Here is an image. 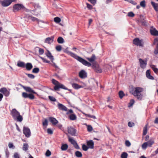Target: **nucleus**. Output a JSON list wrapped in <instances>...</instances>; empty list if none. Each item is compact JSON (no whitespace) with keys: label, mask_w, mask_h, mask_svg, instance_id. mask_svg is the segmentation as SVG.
Returning a JSON list of instances; mask_svg holds the SVG:
<instances>
[{"label":"nucleus","mask_w":158,"mask_h":158,"mask_svg":"<svg viewBox=\"0 0 158 158\" xmlns=\"http://www.w3.org/2000/svg\"><path fill=\"white\" fill-rule=\"evenodd\" d=\"M68 146L66 144H62L61 147V150L62 151L66 150L68 148Z\"/></svg>","instance_id":"cd10ccee"},{"label":"nucleus","mask_w":158,"mask_h":158,"mask_svg":"<svg viewBox=\"0 0 158 158\" xmlns=\"http://www.w3.org/2000/svg\"><path fill=\"white\" fill-rule=\"evenodd\" d=\"M72 86L74 89H79L82 87V86H80L78 85V84L75 83H73L72 84Z\"/></svg>","instance_id":"bb28decb"},{"label":"nucleus","mask_w":158,"mask_h":158,"mask_svg":"<svg viewBox=\"0 0 158 158\" xmlns=\"http://www.w3.org/2000/svg\"><path fill=\"white\" fill-rule=\"evenodd\" d=\"M128 126H129L130 127H132L134 125V123H131V122H128Z\"/></svg>","instance_id":"69168bd1"},{"label":"nucleus","mask_w":158,"mask_h":158,"mask_svg":"<svg viewBox=\"0 0 158 158\" xmlns=\"http://www.w3.org/2000/svg\"><path fill=\"white\" fill-rule=\"evenodd\" d=\"M140 6L143 7H145L146 6L145 1V0H143L140 2Z\"/></svg>","instance_id":"4c0bfd02"},{"label":"nucleus","mask_w":158,"mask_h":158,"mask_svg":"<svg viewBox=\"0 0 158 158\" xmlns=\"http://www.w3.org/2000/svg\"><path fill=\"white\" fill-rule=\"evenodd\" d=\"M40 58L41 59L43 62L47 63H49L50 62V61L48 60H47L45 58L42 57H40Z\"/></svg>","instance_id":"37998d69"},{"label":"nucleus","mask_w":158,"mask_h":158,"mask_svg":"<svg viewBox=\"0 0 158 158\" xmlns=\"http://www.w3.org/2000/svg\"><path fill=\"white\" fill-rule=\"evenodd\" d=\"M57 41L59 44H62L64 42V40L62 37H59L57 39Z\"/></svg>","instance_id":"7c9ffc66"},{"label":"nucleus","mask_w":158,"mask_h":158,"mask_svg":"<svg viewBox=\"0 0 158 158\" xmlns=\"http://www.w3.org/2000/svg\"><path fill=\"white\" fill-rule=\"evenodd\" d=\"M150 33L152 35L154 36H158V31L155 28L150 30Z\"/></svg>","instance_id":"6ab92c4d"},{"label":"nucleus","mask_w":158,"mask_h":158,"mask_svg":"<svg viewBox=\"0 0 158 158\" xmlns=\"http://www.w3.org/2000/svg\"><path fill=\"white\" fill-rule=\"evenodd\" d=\"M139 60L141 67L143 69L145 68L147 64V61H144L141 58L139 59Z\"/></svg>","instance_id":"9d476101"},{"label":"nucleus","mask_w":158,"mask_h":158,"mask_svg":"<svg viewBox=\"0 0 158 158\" xmlns=\"http://www.w3.org/2000/svg\"><path fill=\"white\" fill-rule=\"evenodd\" d=\"M51 152L49 150H48L46 152L45 155L47 156H49L51 155Z\"/></svg>","instance_id":"8fccbe9b"},{"label":"nucleus","mask_w":158,"mask_h":158,"mask_svg":"<svg viewBox=\"0 0 158 158\" xmlns=\"http://www.w3.org/2000/svg\"><path fill=\"white\" fill-rule=\"evenodd\" d=\"M79 76L81 78H85L87 77L86 73L84 70H82L79 73Z\"/></svg>","instance_id":"2eb2a0df"},{"label":"nucleus","mask_w":158,"mask_h":158,"mask_svg":"<svg viewBox=\"0 0 158 158\" xmlns=\"http://www.w3.org/2000/svg\"><path fill=\"white\" fill-rule=\"evenodd\" d=\"M39 52L40 54L42 55L44 53V51L43 49H42L40 48H39Z\"/></svg>","instance_id":"c03bdc74"},{"label":"nucleus","mask_w":158,"mask_h":158,"mask_svg":"<svg viewBox=\"0 0 158 158\" xmlns=\"http://www.w3.org/2000/svg\"><path fill=\"white\" fill-rule=\"evenodd\" d=\"M54 38V36H52L50 37H48L45 39L44 42L50 44L53 42Z\"/></svg>","instance_id":"f8f14e48"},{"label":"nucleus","mask_w":158,"mask_h":158,"mask_svg":"<svg viewBox=\"0 0 158 158\" xmlns=\"http://www.w3.org/2000/svg\"><path fill=\"white\" fill-rule=\"evenodd\" d=\"M25 67L26 69L28 71L30 70L33 68L32 64L30 63H27L25 64Z\"/></svg>","instance_id":"412c9836"},{"label":"nucleus","mask_w":158,"mask_h":158,"mask_svg":"<svg viewBox=\"0 0 158 158\" xmlns=\"http://www.w3.org/2000/svg\"><path fill=\"white\" fill-rule=\"evenodd\" d=\"M148 146V144L147 142H145L143 144L142 146V147L143 149H146L147 146Z\"/></svg>","instance_id":"a19ab883"},{"label":"nucleus","mask_w":158,"mask_h":158,"mask_svg":"<svg viewBox=\"0 0 158 158\" xmlns=\"http://www.w3.org/2000/svg\"><path fill=\"white\" fill-rule=\"evenodd\" d=\"M28 145L27 143H24L23 149L24 151H27L28 149Z\"/></svg>","instance_id":"72a5a7b5"},{"label":"nucleus","mask_w":158,"mask_h":158,"mask_svg":"<svg viewBox=\"0 0 158 158\" xmlns=\"http://www.w3.org/2000/svg\"><path fill=\"white\" fill-rule=\"evenodd\" d=\"M48 125V122L47 119H45L44 121L43 122V125L44 126H47Z\"/></svg>","instance_id":"3c124183"},{"label":"nucleus","mask_w":158,"mask_h":158,"mask_svg":"<svg viewBox=\"0 0 158 158\" xmlns=\"http://www.w3.org/2000/svg\"><path fill=\"white\" fill-rule=\"evenodd\" d=\"M118 95L120 98H122L125 96V94L122 91H120L118 93Z\"/></svg>","instance_id":"473e14b6"},{"label":"nucleus","mask_w":158,"mask_h":158,"mask_svg":"<svg viewBox=\"0 0 158 158\" xmlns=\"http://www.w3.org/2000/svg\"><path fill=\"white\" fill-rule=\"evenodd\" d=\"M151 68L154 71L155 73L157 74L158 73V69L154 65H152L151 66Z\"/></svg>","instance_id":"c756f323"},{"label":"nucleus","mask_w":158,"mask_h":158,"mask_svg":"<svg viewBox=\"0 0 158 158\" xmlns=\"http://www.w3.org/2000/svg\"><path fill=\"white\" fill-rule=\"evenodd\" d=\"M40 71V69L39 68H34L32 71V72L34 73H38Z\"/></svg>","instance_id":"c9c22d12"},{"label":"nucleus","mask_w":158,"mask_h":158,"mask_svg":"<svg viewBox=\"0 0 158 158\" xmlns=\"http://www.w3.org/2000/svg\"><path fill=\"white\" fill-rule=\"evenodd\" d=\"M83 114H85V115L87 116H88L89 117H90V118H92L94 119H95L96 118L95 116L94 115H90L89 114H85L84 113H83Z\"/></svg>","instance_id":"5fc2aeb1"},{"label":"nucleus","mask_w":158,"mask_h":158,"mask_svg":"<svg viewBox=\"0 0 158 158\" xmlns=\"http://www.w3.org/2000/svg\"><path fill=\"white\" fill-rule=\"evenodd\" d=\"M11 114L14 118H16L19 114V113L15 109H13L12 111Z\"/></svg>","instance_id":"dca6fc26"},{"label":"nucleus","mask_w":158,"mask_h":158,"mask_svg":"<svg viewBox=\"0 0 158 158\" xmlns=\"http://www.w3.org/2000/svg\"><path fill=\"white\" fill-rule=\"evenodd\" d=\"M87 145L90 148L93 149L94 148V143L92 140H90L87 141Z\"/></svg>","instance_id":"4be33fe9"},{"label":"nucleus","mask_w":158,"mask_h":158,"mask_svg":"<svg viewBox=\"0 0 158 158\" xmlns=\"http://www.w3.org/2000/svg\"><path fill=\"white\" fill-rule=\"evenodd\" d=\"M68 132L73 136H75L76 133V130L73 128L69 127L68 128Z\"/></svg>","instance_id":"4468645a"},{"label":"nucleus","mask_w":158,"mask_h":158,"mask_svg":"<svg viewBox=\"0 0 158 158\" xmlns=\"http://www.w3.org/2000/svg\"><path fill=\"white\" fill-rule=\"evenodd\" d=\"M17 65L20 67L24 68L25 67V63L24 62L19 61L18 62Z\"/></svg>","instance_id":"a878e982"},{"label":"nucleus","mask_w":158,"mask_h":158,"mask_svg":"<svg viewBox=\"0 0 158 158\" xmlns=\"http://www.w3.org/2000/svg\"><path fill=\"white\" fill-rule=\"evenodd\" d=\"M69 140L72 144H73L74 147L77 149H79V147L77 145V144L72 138L70 137H69Z\"/></svg>","instance_id":"0eeeda50"},{"label":"nucleus","mask_w":158,"mask_h":158,"mask_svg":"<svg viewBox=\"0 0 158 158\" xmlns=\"http://www.w3.org/2000/svg\"><path fill=\"white\" fill-rule=\"evenodd\" d=\"M30 19L33 21H38L39 19L35 17L31 16Z\"/></svg>","instance_id":"de8ad7c7"},{"label":"nucleus","mask_w":158,"mask_h":158,"mask_svg":"<svg viewBox=\"0 0 158 158\" xmlns=\"http://www.w3.org/2000/svg\"><path fill=\"white\" fill-rule=\"evenodd\" d=\"M146 76L148 78L150 79L153 80L154 79V77L151 75L149 70H148L146 71Z\"/></svg>","instance_id":"b1692460"},{"label":"nucleus","mask_w":158,"mask_h":158,"mask_svg":"<svg viewBox=\"0 0 158 158\" xmlns=\"http://www.w3.org/2000/svg\"><path fill=\"white\" fill-rule=\"evenodd\" d=\"M52 83L55 85L54 89L55 90H58L60 88H61L65 90H68L69 91H71L70 89H68L64 85L60 83L55 79H52Z\"/></svg>","instance_id":"7ed1b4c3"},{"label":"nucleus","mask_w":158,"mask_h":158,"mask_svg":"<svg viewBox=\"0 0 158 158\" xmlns=\"http://www.w3.org/2000/svg\"><path fill=\"white\" fill-rule=\"evenodd\" d=\"M86 5L87 7L89 9L91 10L92 8V6L90 4L88 3H87Z\"/></svg>","instance_id":"e2e57ef3"},{"label":"nucleus","mask_w":158,"mask_h":158,"mask_svg":"<svg viewBox=\"0 0 158 158\" xmlns=\"http://www.w3.org/2000/svg\"><path fill=\"white\" fill-rule=\"evenodd\" d=\"M31 17V16H30L28 14H27L25 15V16H24V18L27 19V20H29V19H30Z\"/></svg>","instance_id":"052dcab7"},{"label":"nucleus","mask_w":158,"mask_h":158,"mask_svg":"<svg viewBox=\"0 0 158 158\" xmlns=\"http://www.w3.org/2000/svg\"><path fill=\"white\" fill-rule=\"evenodd\" d=\"M67 53L72 57L74 58L80 62L81 63L87 66L88 67L91 66V64L89 62L84 59L78 56L77 55L73 52L69 51H68L67 52Z\"/></svg>","instance_id":"f03ea898"},{"label":"nucleus","mask_w":158,"mask_h":158,"mask_svg":"<svg viewBox=\"0 0 158 158\" xmlns=\"http://www.w3.org/2000/svg\"><path fill=\"white\" fill-rule=\"evenodd\" d=\"M22 87L27 92L31 93L33 94H36V93L35 92L34 90H33L31 88L29 87H26L21 85Z\"/></svg>","instance_id":"9b49d317"},{"label":"nucleus","mask_w":158,"mask_h":158,"mask_svg":"<svg viewBox=\"0 0 158 158\" xmlns=\"http://www.w3.org/2000/svg\"><path fill=\"white\" fill-rule=\"evenodd\" d=\"M58 107L59 109L60 110L65 111H68V109L66 107L60 103H58Z\"/></svg>","instance_id":"ddd939ff"},{"label":"nucleus","mask_w":158,"mask_h":158,"mask_svg":"<svg viewBox=\"0 0 158 158\" xmlns=\"http://www.w3.org/2000/svg\"><path fill=\"white\" fill-rule=\"evenodd\" d=\"M127 156L128 154L127 153L123 152L121 155V158H127Z\"/></svg>","instance_id":"ea45409f"},{"label":"nucleus","mask_w":158,"mask_h":158,"mask_svg":"<svg viewBox=\"0 0 158 158\" xmlns=\"http://www.w3.org/2000/svg\"><path fill=\"white\" fill-rule=\"evenodd\" d=\"M147 132V125H146L143 128V135H146Z\"/></svg>","instance_id":"f704fd0d"},{"label":"nucleus","mask_w":158,"mask_h":158,"mask_svg":"<svg viewBox=\"0 0 158 158\" xmlns=\"http://www.w3.org/2000/svg\"><path fill=\"white\" fill-rule=\"evenodd\" d=\"M89 2L94 5L96 2V0H88Z\"/></svg>","instance_id":"bf43d9fd"},{"label":"nucleus","mask_w":158,"mask_h":158,"mask_svg":"<svg viewBox=\"0 0 158 158\" xmlns=\"http://www.w3.org/2000/svg\"><path fill=\"white\" fill-rule=\"evenodd\" d=\"M126 145L127 147H129L130 146L131 144L130 142L128 140H126L125 142Z\"/></svg>","instance_id":"4d7b16f0"},{"label":"nucleus","mask_w":158,"mask_h":158,"mask_svg":"<svg viewBox=\"0 0 158 158\" xmlns=\"http://www.w3.org/2000/svg\"><path fill=\"white\" fill-rule=\"evenodd\" d=\"M12 10L14 12H16L21 10H23L26 12H28L29 10L21 4H17L14 5L13 6Z\"/></svg>","instance_id":"20e7f679"},{"label":"nucleus","mask_w":158,"mask_h":158,"mask_svg":"<svg viewBox=\"0 0 158 158\" xmlns=\"http://www.w3.org/2000/svg\"><path fill=\"white\" fill-rule=\"evenodd\" d=\"M86 59L91 63H93L96 59V57L94 54H93L90 58H86Z\"/></svg>","instance_id":"aec40b11"},{"label":"nucleus","mask_w":158,"mask_h":158,"mask_svg":"<svg viewBox=\"0 0 158 158\" xmlns=\"http://www.w3.org/2000/svg\"><path fill=\"white\" fill-rule=\"evenodd\" d=\"M46 56L51 60L52 62H53V60H54L53 56L52 55L51 53L48 50V52L46 54Z\"/></svg>","instance_id":"5701e85b"},{"label":"nucleus","mask_w":158,"mask_h":158,"mask_svg":"<svg viewBox=\"0 0 158 158\" xmlns=\"http://www.w3.org/2000/svg\"><path fill=\"white\" fill-rule=\"evenodd\" d=\"M22 96L25 98H28L29 99H34V96L32 94H27L25 92L23 93Z\"/></svg>","instance_id":"1a4fd4ad"},{"label":"nucleus","mask_w":158,"mask_h":158,"mask_svg":"<svg viewBox=\"0 0 158 158\" xmlns=\"http://www.w3.org/2000/svg\"><path fill=\"white\" fill-rule=\"evenodd\" d=\"M143 88L140 87H135L132 86L130 91V92L138 98H141L142 96L141 93L143 91Z\"/></svg>","instance_id":"f257e3e1"},{"label":"nucleus","mask_w":158,"mask_h":158,"mask_svg":"<svg viewBox=\"0 0 158 158\" xmlns=\"http://www.w3.org/2000/svg\"><path fill=\"white\" fill-rule=\"evenodd\" d=\"M127 15L130 17H133L135 16V14L132 12H130L128 13Z\"/></svg>","instance_id":"79ce46f5"},{"label":"nucleus","mask_w":158,"mask_h":158,"mask_svg":"<svg viewBox=\"0 0 158 158\" xmlns=\"http://www.w3.org/2000/svg\"><path fill=\"white\" fill-rule=\"evenodd\" d=\"M14 156L15 158H19V155L17 152L15 153Z\"/></svg>","instance_id":"680f3d73"},{"label":"nucleus","mask_w":158,"mask_h":158,"mask_svg":"<svg viewBox=\"0 0 158 158\" xmlns=\"http://www.w3.org/2000/svg\"><path fill=\"white\" fill-rule=\"evenodd\" d=\"M134 102L135 101L133 99L131 100L128 106L129 107H131L132 106L133 104H134Z\"/></svg>","instance_id":"a18cd8bd"},{"label":"nucleus","mask_w":158,"mask_h":158,"mask_svg":"<svg viewBox=\"0 0 158 158\" xmlns=\"http://www.w3.org/2000/svg\"><path fill=\"white\" fill-rule=\"evenodd\" d=\"M69 118L71 120H73L76 119V117L74 114H71L69 116Z\"/></svg>","instance_id":"e433bc0d"},{"label":"nucleus","mask_w":158,"mask_h":158,"mask_svg":"<svg viewBox=\"0 0 158 158\" xmlns=\"http://www.w3.org/2000/svg\"><path fill=\"white\" fill-rule=\"evenodd\" d=\"M56 49L58 51H60L61 50L62 47L60 45H58L56 47Z\"/></svg>","instance_id":"09e8293b"},{"label":"nucleus","mask_w":158,"mask_h":158,"mask_svg":"<svg viewBox=\"0 0 158 158\" xmlns=\"http://www.w3.org/2000/svg\"><path fill=\"white\" fill-rule=\"evenodd\" d=\"M87 126V129L89 131H91L93 129L91 125H88Z\"/></svg>","instance_id":"6e6d98bb"},{"label":"nucleus","mask_w":158,"mask_h":158,"mask_svg":"<svg viewBox=\"0 0 158 158\" xmlns=\"http://www.w3.org/2000/svg\"><path fill=\"white\" fill-rule=\"evenodd\" d=\"M151 4L153 7L154 9L156 11L158 12V4L156 3L153 2H151Z\"/></svg>","instance_id":"393cba45"},{"label":"nucleus","mask_w":158,"mask_h":158,"mask_svg":"<svg viewBox=\"0 0 158 158\" xmlns=\"http://www.w3.org/2000/svg\"><path fill=\"white\" fill-rule=\"evenodd\" d=\"M93 67H94V68L95 72L98 73H102V70L98 65H96L95 66H94V65H93Z\"/></svg>","instance_id":"f3484780"},{"label":"nucleus","mask_w":158,"mask_h":158,"mask_svg":"<svg viewBox=\"0 0 158 158\" xmlns=\"http://www.w3.org/2000/svg\"><path fill=\"white\" fill-rule=\"evenodd\" d=\"M8 147L10 148H12L14 149L15 148V146H14L13 143H9Z\"/></svg>","instance_id":"864d4df0"},{"label":"nucleus","mask_w":158,"mask_h":158,"mask_svg":"<svg viewBox=\"0 0 158 158\" xmlns=\"http://www.w3.org/2000/svg\"><path fill=\"white\" fill-rule=\"evenodd\" d=\"M133 44L137 45L139 46H143V40H139L138 38L134 39L133 40Z\"/></svg>","instance_id":"39448f33"},{"label":"nucleus","mask_w":158,"mask_h":158,"mask_svg":"<svg viewBox=\"0 0 158 158\" xmlns=\"http://www.w3.org/2000/svg\"><path fill=\"white\" fill-rule=\"evenodd\" d=\"M23 132L25 136L27 137H29L31 135V132L30 129L26 127H24L23 129Z\"/></svg>","instance_id":"6e6552de"},{"label":"nucleus","mask_w":158,"mask_h":158,"mask_svg":"<svg viewBox=\"0 0 158 158\" xmlns=\"http://www.w3.org/2000/svg\"><path fill=\"white\" fill-rule=\"evenodd\" d=\"M16 118H17L18 120L20 122H21L23 120V118L22 116L19 115V114L18 115Z\"/></svg>","instance_id":"13d9d810"},{"label":"nucleus","mask_w":158,"mask_h":158,"mask_svg":"<svg viewBox=\"0 0 158 158\" xmlns=\"http://www.w3.org/2000/svg\"><path fill=\"white\" fill-rule=\"evenodd\" d=\"M154 122L156 124H158V117L155 118Z\"/></svg>","instance_id":"338daca9"},{"label":"nucleus","mask_w":158,"mask_h":158,"mask_svg":"<svg viewBox=\"0 0 158 158\" xmlns=\"http://www.w3.org/2000/svg\"><path fill=\"white\" fill-rule=\"evenodd\" d=\"M76 156L78 157H81L82 156L81 153L79 151H76L75 153Z\"/></svg>","instance_id":"2f4dec72"},{"label":"nucleus","mask_w":158,"mask_h":158,"mask_svg":"<svg viewBox=\"0 0 158 158\" xmlns=\"http://www.w3.org/2000/svg\"><path fill=\"white\" fill-rule=\"evenodd\" d=\"M54 21L56 23H59L61 21L60 19L58 17H56L54 18Z\"/></svg>","instance_id":"58836bf2"},{"label":"nucleus","mask_w":158,"mask_h":158,"mask_svg":"<svg viewBox=\"0 0 158 158\" xmlns=\"http://www.w3.org/2000/svg\"><path fill=\"white\" fill-rule=\"evenodd\" d=\"M47 132L49 134H52L53 133V131L51 129L48 128L47 129Z\"/></svg>","instance_id":"0e129e2a"},{"label":"nucleus","mask_w":158,"mask_h":158,"mask_svg":"<svg viewBox=\"0 0 158 158\" xmlns=\"http://www.w3.org/2000/svg\"><path fill=\"white\" fill-rule=\"evenodd\" d=\"M148 144V146L150 147H151L152 145L154 143V140L153 139H150L149 141L147 142Z\"/></svg>","instance_id":"c85d7f7f"},{"label":"nucleus","mask_w":158,"mask_h":158,"mask_svg":"<svg viewBox=\"0 0 158 158\" xmlns=\"http://www.w3.org/2000/svg\"><path fill=\"white\" fill-rule=\"evenodd\" d=\"M6 156L7 157V158H8L9 156V152L8 151H6Z\"/></svg>","instance_id":"774afa93"},{"label":"nucleus","mask_w":158,"mask_h":158,"mask_svg":"<svg viewBox=\"0 0 158 158\" xmlns=\"http://www.w3.org/2000/svg\"><path fill=\"white\" fill-rule=\"evenodd\" d=\"M82 149L85 151H86L88 149L89 147H87L86 145L83 144L82 146Z\"/></svg>","instance_id":"603ef678"},{"label":"nucleus","mask_w":158,"mask_h":158,"mask_svg":"<svg viewBox=\"0 0 158 158\" xmlns=\"http://www.w3.org/2000/svg\"><path fill=\"white\" fill-rule=\"evenodd\" d=\"M49 119L50 121L54 125H56L58 123V121L54 118L50 117L49 118Z\"/></svg>","instance_id":"a211bd4d"},{"label":"nucleus","mask_w":158,"mask_h":158,"mask_svg":"<svg viewBox=\"0 0 158 158\" xmlns=\"http://www.w3.org/2000/svg\"><path fill=\"white\" fill-rule=\"evenodd\" d=\"M26 74L29 78L31 79H34L35 77V76L32 74L26 73Z\"/></svg>","instance_id":"49530a36"},{"label":"nucleus","mask_w":158,"mask_h":158,"mask_svg":"<svg viewBox=\"0 0 158 158\" xmlns=\"http://www.w3.org/2000/svg\"><path fill=\"white\" fill-rule=\"evenodd\" d=\"M0 92L2 93L6 97L9 96L10 94V91L4 87L0 89Z\"/></svg>","instance_id":"423d86ee"}]
</instances>
